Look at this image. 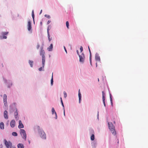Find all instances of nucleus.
I'll return each instance as SVG.
<instances>
[{
	"mask_svg": "<svg viewBox=\"0 0 148 148\" xmlns=\"http://www.w3.org/2000/svg\"><path fill=\"white\" fill-rule=\"evenodd\" d=\"M38 70H39V71H42V67H40V68L39 69H38Z\"/></svg>",
	"mask_w": 148,
	"mask_h": 148,
	"instance_id": "obj_38",
	"label": "nucleus"
},
{
	"mask_svg": "<svg viewBox=\"0 0 148 148\" xmlns=\"http://www.w3.org/2000/svg\"><path fill=\"white\" fill-rule=\"evenodd\" d=\"M29 63L31 67H32L33 66V61H32L29 60Z\"/></svg>",
	"mask_w": 148,
	"mask_h": 148,
	"instance_id": "obj_20",
	"label": "nucleus"
},
{
	"mask_svg": "<svg viewBox=\"0 0 148 148\" xmlns=\"http://www.w3.org/2000/svg\"><path fill=\"white\" fill-rule=\"evenodd\" d=\"M94 135V134H92L90 137V139L92 140H93L95 139Z\"/></svg>",
	"mask_w": 148,
	"mask_h": 148,
	"instance_id": "obj_24",
	"label": "nucleus"
},
{
	"mask_svg": "<svg viewBox=\"0 0 148 148\" xmlns=\"http://www.w3.org/2000/svg\"><path fill=\"white\" fill-rule=\"evenodd\" d=\"M66 26L67 29H69V22L68 21H67L66 22Z\"/></svg>",
	"mask_w": 148,
	"mask_h": 148,
	"instance_id": "obj_27",
	"label": "nucleus"
},
{
	"mask_svg": "<svg viewBox=\"0 0 148 148\" xmlns=\"http://www.w3.org/2000/svg\"><path fill=\"white\" fill-rule=\"evenodd\" d=\"M80 51L81 52H82L83 51V47L82 46H81L80 48Z\"/></svg>",
	"mask_w": 148,
	"mask_h": 148,
	"instance_id": "obj_36",
	"label": "nucleus"
},
{
	"mask_svg": "<svg viewBox=\"0 0 148 148\" xmlns=\"http://www.w3.org/2000/svg\"><path fill=\"white\" fill-rule=\"evenodd\" d=\"M42 10H41L40 12V14L42 13Z\"/></svg>",
	"mask_w": 148,
	"mask_h": 148,
	"instance_id": "obj_46",
	"label": "nucleus"
},
{
	"mask_svg": "<svg viewBox=\"0 0 148 148\" xmlns=\"http://www.w3.org/2000/svg\"><path fill=\"white\" fill-rule=\"evenodd\" d=\"M12 134L14 136H17V134L16 132H13Z\"/></svg>",
	"mask_w": 148,
	"mask_h": 148,
	"instance_id": "obj_28",
	"label": "nucleus"
},
{
	"mask_svg": "<svg viewBox=\"0 0 148 148\" xmlns=\"http://www.w3.org/2000/svg\"><path fill=\"white\" fill-rule=\"evenodd\" d=\"M102 99L103 101V103L105 107L106 106V104H105V94L104 91L102 92Z\"/></svg>",
	"mask_w": 148,
	"mask_h": 148,
	"instance_id": "obj_7",
	"label": "nucleus"
},
{
	"mask_svg": "<svg viewBox=\"0 0 148 148\" xmlns=\"http://www.w3.org/2000/svg\"><path fill=\"white\" fill-rule=\"evenodd\" d=\"M32 29L31 24L30 21H29L27 23V29L29 31H30Z\"/></svg>",
	"mask_w": 148,
	"mask_h": 148,
	"instance_id": "obj_6",
	"label": "nucleus"
},
{
	"mask_svg": "<svg viewBox=\"0 0 148 148\" xmlns=\"http://www.w3.org/2000/svg\"><path fill=\"white\" fill-rule=\"evenodd\" d=\"M8 32H3L2 34L3 35H6L8 34Z\"/></svg>",
	"mask_w": 148,
	"mask_h": 148,
	"instance_id": "obj_31",
	"label": "nucleus"
},
{
	"mask_svg": "<svg viewBox=\"0 0 148 148\" xmlns=\"http://www.w3.org/2000/svg\"><path fill=\"white\" fill-rule=\"evenodd\" d=\"M50 22L51 21L50 20H49L47 22V24H49Z\"/></svg>",
	"mask_w": 148,
	"mask_h": 148,
	"instance_id": "obj_41",
	"label": "nucleus"
},
{
	"mask_svg": "<svg viewBox=\"0 0 148 148\" xmlns=\"http://www.w3.org/2000/svg\"><path fill=\"white\" fill-rule=\"evenodd\" d=\"M7 38V37L6 36H4L2 37V38H2V39H6V38Z\"/></svg>",
	"mask_w": 148,
	"mask_h": 148,
	"instance_id": "obj_37",
	"label": "nucleus"
},
{
	"mask_svg": "<svg viewBox=\"0 0 148 148\" xmlns=\"http://www.w3.org/2000/svg\"><path fill=\"white\" fill-rule=\"evenodd\" d=\"M64 49L65 52H66V53H67V51L66 50L65 47L64 46Z\"/></svg>",
	"mask_w": 148,
	"mask_h": 148,
	"instance_id": "obj_42",
	"label": "nucleus"
},
{
	"mask_svg": "<svg viewBox=\"0 0 148 148\" xmlns=\"http://www.w3.org/2000/svg\"><path fill=\"white\" fill-rule=\"evenodd\" d=\"M61 103H62V106H63V107H64V104H63V102H62V101H61Z\"/></svg>",
	"mask_w": 148,
	"mask_h": 148,
	"instance_id": "obj_40",
	"label": "nucleus"
},
{
	"mask_svg": "<svg viewBox=\"0 0 148 148\" xmlns=\"http://www.w3.org/2000/svg\"><path fill=\"white\" fill-rule=\"evenodd\" d=\"M4 116L6 119H8V112L6 110H5L4 112Z\"/></svg>",
	"mask_w": 148,
	"mask_h": 148,
	"instance_id": "obj_11",
	"label": "nucleus"
},
{
	"mask_svg": "<svg viewBox=\"0 0 148 148\" xmlns=\"http://www.w3.org/2000/svg\"><path fill=\"white\" fill-rule=\"evenodd\" d=\"M45 16L48 18H50V16L47 14H45Z\"/></svg>",
	"mask_w": 148,
	"mask_h": 148,
	"instance_id": "obj_33",
	"label": "nucleus"
},
{
	"mask_svg": "<svg viewBox=\"0 0 148 148\" xmlns=\"http://www.w3.org/2000/svg\"><path fill=\"white\" fill-rule=\"evenodd\" d=\"M78 97H79V103H80L81 101V94L80 92V90L79 89V92H78Z\"/></svg>",
	"mask_w": 148,
	"mask_h": 148,
	"instance_id": "obj_13",
	"label": "nucleus"
},
{
	"mask_svg": "<svg viewBox=\"0 0 148 148\" xmlns=\"http://www.w3.org/2000/svg\"><path fill=\"white\" fill-rule=\"evenodd\" d=\"M63 93L64 95V97L65 98L67 96L66 93V92L64 91Z\"/></svg>",
	"mask_w": 148,
	"mask_h": 148,
	"instance_id": "obj_32",
	"label": "nucleus"
},
{
	"mask_svg": "<svg viewBox=\"0 0 148 148\" xmlns=\"http://www.w3.org/2000/svg\"><path fill=\"white\" fill-rule=\"evenodd\" d=\"M29 144L30 143V142L29 141Z\"/></svg>",
	"mask_w": 148,
	"mask_h": 148,
	"instance_id": "obj_49",
	"label": "nucleus"
},
{
	"mask_svg": "<svg viewBox=\"0 0 148 148\" xmlns=\"http://www.w3.org/2000/svg\"><path fill=\"white\" fill-rule=\"evenodd\" d=\"M88 50L90 53V64L91 65V52L89 46H88Z\"/></svg>",
	"mask_w": 148,
	"mask_h": 148,
	"instance_id": "obj_17",
	"label": "nucleus"
},
{
	"mask_svg": "<svg viewBox=\"0 0 148 148\" xmlns=\"http://www.w3.org/2000/svg\"><path fill=\"white\" fill-rule=\"evenodd\" d=\"M15 122L14 120H12L10 122V125L12 127H14L15 125Z\"/></svg>",
	"mask_w": 148,
	"mask_h": 148,
	"instance_id": "obj_8",
	"label": "nucleus"
},
{
	"mask_svg": "<svg viewBox=\"0 0 148 148\" xmlns=\"http://www.w3.org/2000/svg\"><path fill=\"white\" fill-rule=\"evenodd\" d=\"M110 101H111V103L112 104V98H111V96H110Z\"/></svg>",
	"mask_w": 148,
	"mask_h": 148,
	"instance_id": "obj_39",
	"label": "nucleus"
},
{
	"mask_svg": "<svg viewBox=\"0 0 148 148\" xmlns=\"http://www.w3.org/2000/svg\"><path fill=\"white\" fill-rule=\"evenodd\" d=\"M19 125L18 126V127L19 128H23L24 127L23 125L22 124L21 120H19Z\"/></svg>",
	"mask_w": 148,
	"mask_h": 148,
	"instance_id": "obj_9",
	"label": "nucleus"
},
{
	"mask_svg": "<svg viewBox=\"0 0 148 148\" xmlns=\"http://www.w3.org/2000/svg\"><path fill=\"white\" fill-rule=\"evenodd\" d=\"M32 16L33 18V20H34V10H33L32 12Z\"/></svg>",
	"mask_w": 148,
	"mask_h": 148,
	"instance_id": "obj_29",
	"label": "nucleus"
},
{
	"mask_svg": "<svg viewBox=\"0 0 148 148\" xmlns=\"http://www.w3.org/2000/svg\"><path fill=\"white\" fill-rule=\"evenodd\" d=\"M18 114V113L17 111V110L16 109V111L14 112V116L15 118V119H16L17 117V115Z\"/></svg>",
	"mask_w": 148,
	"mask_h": 148,
	"instance_id": "obj_21",
	"label": "nucleus"
},
{
	"mask_svg": "<svg viewBox=\"0 0 148 148\" xmlns=\"http://www.w3.org/2000/svg\"><path fill=\"white\" fill-rule=\"evenodd\" d=\"M48 39L49 40V41L50 42L51 41V39L50 38V35L49 33H48Z\"/></svg>",
	"mask_w": 148,
	"mask_h": 148,
	"instance_id": "obj_26",
	"label": "nucleus"
},
{
	"mask_svg": "<svg viewBox=\"0 0 148 148\" xmlns=\"http://www.w3.org/2000/svg\"><path fill=\"white\" fill-rule=\"evenodd\" d=\"M60 99H61V101H62V98L61 97H60Z\"/></svg>",
	"mask_w": 148,
	"mask_h": 148,
	"instance_id": "obj_47",
	"label": "nucleus"
},
{
	"mask_svg": "<svg viewBox=\"0 0 148 148\" xmlns=\"http://www.w3.org/2000/svg\"><path fill=\"white\" fill-rule=\"evenodd\" d=\"M53 48V45L52 44H51L50 45L48 48L47 49L49 51H51L52 50Z\"/></svg>",
	"mask_w": 148,
	"mask_h": 148,
	"instance_id": "obj_16",
	"label": "nucleus"
},
{
	"mask_svg": "<svg viewBox=\"0 0 148 148\" xmlns=\"http://www.w3.org/2000/svg\"><path fill=\"white\" fill-rule=\"evenodd\" d=\"M20 133L23 138L25 140L27 136L25 131L23 129H21L20 130Z\"/></svg>",
	"mask_w": 148,
	"mask_h": 148,
	"instance_id": "obj_2",
	"label": "nucleus"
},
{
	"mask_svg": "<svg viewBox=\"0 0 148 148\" xmlns=\"http://www.w3.org/2000/svg\"><path fill=\"white\" fill-rule=\"evenodd\" d=\"M79 61L80 62H83L84 61L85 56L83 53H82L81 55H79Z\"/></svg>",
	"mask_w": 148,
	"mask_h": 148,
	"instance_id": "obj_4",
	"label": "nucleus"
},
{
	"mask_svg": "<svg viewBox=\"0 0 148 148\" xmlns=\"http://www.w3.org/2000/svg\"><path fill=\"white\" fill-rule=\"evenodd\" d=\"M4 105L5 106H6L7 105V101H3Z\"/></svg>",
	"mask_w": 148,
	"mask_h": 148,
	"instance_id": "obj_34",
	"label": "nucleus"
},
{
	"mask_svg": "<svg viewBox=\"0 0 148 148\" xmlns=\"http://www.w3.org/2000/svg\"><path fill=\"white\" fill-rule=\"evenodd\" d=\"M3 101H7V96L5 94H4L3 96Z\"/></svg>",
	"mask_w": 148,
	"mask_h": 148,
	"instance_id": "obj_23",
	"label": "nucleus"
},
{
	"mask_svg": "<svg viewBox=\"0 0 148 148\" xmlns=\"http://www.w3.org/2000/svg\"><path fill=\"white\" fill-rule=\"evenodd\" d=\"M108 125L109 129L110 130L112 134L114 135L116 134V132L115 131L114 126L112 125V123H108Z\"/></svg>",
	"mask_w": 148,
	"mask_h": 148,
	"instance_id": "obj_1",
	"label": "nucleus"
},
{
	"mask_svg": "<svg viewBox=\"0 0 148 148\" xmlns=\"http://www.w3.org/2000/svg\"><path fill=\"white\" fill-rule=\"evenodd\" d=\"M53 84V73H52L51 78V85H52Z\"/></svg>",
	"mask_w": 148,
	"mask_h": 148,
	"instance_id": "obj_22",
	"label": "nucleus"
},
{
	"mask_svg": "<svg viewBox=\"0 0 148 148\" xmlns=\"http://www.w3.org/2000/svg\"><path fill=\"white\" fill-rule=\"evenodd\" d=\"M64 115H65V110H64Z\"/></svg>",
	"mask_w": 148,
	"mask_h": 148,
	"instance_id": "obj_44",
	"label": "nucleus"
},
{
	"mask_svg": "<svg viewBox=\"0 0 148 148\" xmlns=\"http://www.w3.org/2000/svg\"><path fill=\"white\" fill-rule=\"evenodd\" d=\"M40 47V45L38 43L37 44V47H36L37 49H38Z\"/></svg>",
	"mask_w": 148,
	"mask_h": 148,
	"instance_id": "obj_35",
	"label": "nucleus"
},
{
	"mask_svg": "<svg viewBox=\"0 0 148 148\" xmlns=\"http://www.w3.org/2000/svg\"><path fill=\"white\" fill-rule=\"evenodd\" d=\"M95 59L96 60L99 61L100 60V57L98 54H96L95 56Z\"/></svg>",
	"mask_w": 148,
	"mask_h": 148,
	"instance_id": "obj_14",
	"label": "nucleus"
},
{
	"mask_svg": "<svg viewBox=\"0 0 148 148\" xmlns=\"http://www.w3.org/2000/svg\"><path fill=\"white\" fill-rule=\"evenodd\" d=\"M45 52L44 51L43 49V48H41L40 54L42 56V57H44L45 56Z\"/></svg>",
	"mask_w": 148,
	"mask_h": 148,
	"instance_id": "obj_12",
	"label": "nucleus"
},
{
	"mask_svg": "<svg viewBox=\"0 0 148 148\" xmlns=\"http://www.w3.org/2000/svg\"><path fill=\"white\" fill-rule=\"evenodd\" d=\"M42 57V68H44L45 65V57Z\"/></svg>",
	"mask_w": 148,
	"mask_h": 148,
	"instance_id": "obj_15",
	"label": "nucleus"
},
{
	"mask_svg": "<svg viewBox=\"0 0 148 148\" xmlns=\"http://www.w3.org/2000/svg\"><path fill=\"white\" fill-rule=\"evenodd\" d=\"M40 136L43 139H46V134L43 131L41 132Z\"/></svg>",
	"mask_w": 148,
	"mask_h": 148,
	"instance_id": "obj_5",
	"label": "nucleus"
},
{
	"mask_svg": "<svg viewBox=\"0 0 148 148\" xmlns=\"http://www.w3.org/2000/svg\"><path fill=\"white\" fill-rule=\"evenodd\" d=\"M4 124L3 122H1L0 123V128L1 129H4Z\"/></svg>",
	"mask_w": 148,
	"mask_h": 148,
	"instance_id": "obj_19",
	"label": "nucleus"
},
{
	"mask_svg": "<svg viewBox=\"0 0 148 148\" xmlns=\"http://www.w3.org/2000/svg\"><path fill=\"white\" fill-rule=\"evenodd\" d=\"M40 24L41 25L42 24V22H40Z\"/></svg>",
	"mask_w": 148,
	"mask_h": 148,
	"instance_id": "obj_48",
	"label": "nucleus"
},
{
	"mask_svg": "<svg viewBox=\"0 0 148 148\" xmlns=\"http://www.w3.org/2000/svg\"><path fill=\"white\" fill-rule=\"evenodd\" d=\"M5 82L8 83H9V85L8 86V87H10V86H11L12 85V83L10 81L7 82L6 80H5Z\"/></svg>",
	"mask_w": 148,
	"mask_h": 148,
	"instance_id": "obj_25",
	"label": "nucleus"
},
{
	"mask_svg": "<svg viewBox=\"0 0 148 148\" xmlns=\"http://www.w3.org/2000/svg\"><path fill=\"white\" fill-rule=\"evenodd\" d=\"M98 81H99V79H98Z\"/></svg>",
	"mask_w": 148,
	"mask_h": 148,
	"instance_id": "obj_50",
	"label": "nucleus"
},
{
	"mask_svg": "<svg viewBox=\"0 0 148 148\" xmlns=\"http://www.w3.org/2000/svg\"><path fill=\"white\" fill-rule=\"evenodd\" d=\"M5 144L7 148H10L12 145V143L10 141H7L5 139L4 140Z\"/></svg>",
	"mask_w": 148,
	"mask_h": 148,
	"instance_id": "obj_3",
	"label": "nucleus"
},
{
	"mask_svg": "<svg viewBox=\"0 0 148 148\" xmlns=\"http://www.w3.org/2000/svg\"><path fill=\"white\" fill-rule=\"evenodd\" d=\"M10 148H16L14 146H12V145L11 146Z\"/></svg>",
	"mask_w": 148,
	"mask_h": 148,
	"instance_id": "obj_43",
	"label": "nucleus"
},
{
	"mask_svg": "<svg viewBox=\"0 0 148 148\" xmlns=\"http://www.w3.org/2000/svg\"><path fill=\"white\" fill-rule=\"evenodd\" d=\"M18 148H24V146L23 144L19 143L17 145Z\"/></svg>",
	"mask_w": 148,
	"mask_h": 148,
	"instance_id": "obj_18",
	"label": "nucleus"
},
{
	"mask_svg": "<svg viewBox=\"0 0 148 148\" xmlns=\"http://www.w3.org/2000/svg\"><path fill=\"white\" fill-rule=\"evenodd\" d=\"M51 28V26L50 25H49L48 27V28H47V34H48V33H49V31L50 29Z\"/></svg>",
	"mask_w": 148,
	"mask_h": 148,
	"instance_id": "obj_30",
	"label": "nucleus"
},
{
	"mask_svg": "<svg viewBox=\"0 0 148 148\" xmlns=\"http://www.w3.org/2000/svg\"><path fill=\"white\" fill-rule=\"evenodd\" d=\"M77 54L79 55V53H78V50H77Z\"/></svg>",
	"mask_w": 148,
	"mask_h": 148,
	"instance_id": "obj_45",
	"label": "nucleus"
},
{
	"mask_svg": "<svg viewBox=\"0 0 148 148\" xmlns=\"http://www.w3.org/2000/svg\"><path fill=\"white\" fill-rule=\"evenodd\" d=\"M52 112L53 114L54 113L55 114V119H56L57 118V114L53 108H52Z\"/></svg>",
	"mask_w": 148,
	"mask_h": 148,
	"instance_id": "obj_10",
	"label": "nucleus"
}]
</instances>
